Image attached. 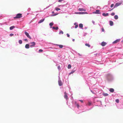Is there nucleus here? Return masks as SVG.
I'll use <instances>...</instances> for the list:
<instances>
[{
	"label": "nucleus",
	"mask_w": 123,
	"mask_h": 123,
	"mask_svg": "<svg viewBox=\"0 0 123 123\" xmlns=\"http://www.w3.org/2000/svg\"><path fill=\"white\" fill-rule=\"evenodd\" d=\"M77 107L78 108L79 107V105L78 104H77Z\"/></svg>",
	"instance_id": "obj_45"
},
{
	"label": "nucleus",
	"mask_w": 123,
	"mask_h": 123,
	"mask_svg": "<svg viewBox=\"0 0 123 123\" xmlns=\"http://www.w3.org/2000/svg\"><path fill=\"white\" fill-rule=\"evenodd\" d=\"M79 27L81 28H82L83 27V24H80L79 25Z\"/></svg>",
	"instance_id": "obj_20"
},
{
	"label": "nucleus",
	"mask_w": 123,
	"mask_h": 123,
	"mask_svg": "<svg viewBox=\"0 0 123 123\" xmlns=\"http://www.w3.org/2000/svg\"><path fill=\"white\" fill-rule=\"evenodd\" d=\"M106 44V43L103 42L101 43V45L103 46H105Z\"/></svg>",
	"instance_id": "obj_11"
},
{
	"label": "nucleus",
	"mask_w": 123,
	"mask_h": 123,
	"mask_svg": "<svg viewBox=\"0 0 123 123\" xmlns=\"http://www.w3.org/2000/svg\"><path fill=\"white\" fill-rule=\"evenodd\" d=\"M76 24V23H75L74 24V25H75V24Z\"/></svg>",
	"instance_id": "obj_51"
},
{
	"label": "nucleus",
	"mask_w": 123,
	"mask_h": 123,
	"mask_svg": "<svg viewBox=\"0 0 123 123\" xmlns=\"http://www.w3.org/2000/svg\"><path fill=\"white\" fill-rule=\"evenodd\" d=\"M56 45L57 46H59V47L60 48H62L63 47V45H59V44H56Z\"/></svg>",
	"instance_id": "obj_13"
},
{
	"label": "nucleus",
	"mask_w": 123,
	"mask_h": 123,
	"mask_svg": "<svg viewBox=\"0 0 123 123\" xmlns=\"http://www.w3.org/2000/svg\"><path fill=\"white\" fill-rule=\"evenodd\" d=\"M58 83L59 86H61L62 85V83L60 80H59L58 81Z\"/></svg>",
	"instance_id": "obj_6"
},
{
	"label": "nucleus",
	"mask_w": 123,
	"mask_h": 123,
	"mask_svg": "<svg viewBox=\"0 0 123 123\" xmlns=\"http://www.w3.org/2000/svg\"><path fill=\"white\" fill-rule=\"evenodd\" d=\"M53 25V23H52V22L50 23L49 24V25L51 26H52V25Z\"/></svg>",
	"instance_id": "obj_27"
},
{
	"label": "nucleus",
	"mask_w": 123,
	"mask_h": 123,
	"mask_svg": "<svg viewBox=\"0 0 123 123\" xmlns=\"http://www.w3.org/2000/svg\"><path fill=\"white\" fill-rule=\"evenodd\" d=\"M109 91L111 92H114V90L112 88H111L110 89Z\"/></svg>",
	"instance_id": "obj_16"
},
{
	"label": "nucleus",
	"mask_w": 123,
	"mask_h": 123,
	"mask_svg": "<svg viewBox=\"0 0 123 123\" xmlns=\"http://www.w3.org/2000/svg\"><path fill=\"white\" fill-rule=\"evenodd\" d=\"M114 6V4H111V7H113Z\"/></svg>",
	"instance_id": "obj_32"
},
{
	"label": "nucleus",
	"mask_w": 123,
	"mask_h": 123,
	"mask_svg": "<svg viewBox=\"0 0 123 123\" xmlns=\"http://www.w3.org/2000/svg\"><path fill=\"white\" fill-rule=\"evenodd\" d=\"M22 17V14L21 13H18L17 14L16 17H14V18H21Z\"/></svg>",
	"instance_id": "obj_1"
},
{
	"label": "nucleus",
	"mask_w": 123,
	"mask_h": 123,
	"mask_svg": "<svg viewBox=\"0 0 123 123\" xmlns=\"http://www.w3.org/2000/svg\"><path fill=\"white\" fill-rule=\"evenodd\" d=\"M57 14H56V13L54 14L53 15V16H56V15H57Z\"/></svg>",
	"instance_id": "obj_41"
},
{
	"label": "nucleus",
	"mask_w": 123,
	"mask_h": 123,
	"mask_svg": "<svg viewBox=\"0 0 123 123\" xmlns=\"http://www.w3.org/2000/svg\"><path fill=\"white\" fill-rule=\"evenodd\" d=\"M73 41H74V39L73 40Z\"/></svg>",
	"instance_id": "obj_49"
},
{
	"label": "nucleus",
	"mask_w": 123,
	"mask_h": 123,
	"mask_svg": "<svg viewBox=\"0 0 123 123\" xmlns=\"http://www.w3.org/2000/svg\"><path fill=\"white\" fill-rule=\"evenodd\" d=\"M118 16L117 15H115L114 16V18H115V19H118Z\"/></svg>",
	"instance_id": "obj_22"
},
{
	"label": "nucleus",
	"mask_w": 123,
	"mask_h": 123,
	"mask_svg": "<svg viewBox=\"0 0 123 123\" xmlns=\"http://www.w3.org/2000/svg\"><path fill=\"white\" fill-rule=\"evenodd\" d=\"M13 34H12V33H11L10 34V36H13Z\"/></svg>",
	"instance_id": "obj_34"
},
{
	"label": "nucleus",
	"mask_w": 123,
	"mask_h": 123,
	"mask_svg": "<svg viewBox=\"0 0 123 123\" xmlns=\"http://www.w3.org/2000/svg\"><path fill=\"white\" fill-rule=\"evenodd\" d=\"M85 45L86 46H87L89 47H90V45L89 44H88L87 43H86Z\"/></svg>",
	"instance_id": "obj_24"
},
{
	"label": "nucleus",
	"mask_w": 123,
	"mask_h": 123,
	"mask_svg": "<svg viewBox=\"0 0 123 123\" xmlns=\"http://www.w3.org/2000/svg\"><path fill=\"white\" fill-rule=\"evenodd\" d=\"M25 48L26 49H29V44H26L25 45Z\"/></svg>",
	"instance_id": "obj_15"
},
{
	"label": "nucleus",
	"mask_w": 123,
	"mask_h": 123,
	"mask_svg": "<svg viewBox=\"0 0 123 123\" xmlns=\"http://www.w3.org/2000/svg\"><path fill=\"white\" fill-rule=\"evenodd\" d=\"M92 23H93L94 24L95 22H94V21H92Z\"/></svg>",
	"instance_id": "obj_47"
},
{
	"label": "nucleus",
	"mask_w": 123,
	"mask_h": 123,
	"mask_svg": "<svg viewBox=\"0 0 123 123\" xmlns=\"http://www.w3.org/2000/svg\"><path fill=\"white\" fill-rule=\"evenodd\" d=\"M91 103L89 102L88 103V105L90 106L91 105Z\"/></svg>",
	"instance_id": "obj_35"
},
{
	"label": "nucleus",
	"mask_w": 123,
	"mask_h": 123,
	"mask_svg": "<svg viewBox=\"0 0 123 123\" xmlns=\"http://www.w3.org/2000/svg\"><path fill=\"white\" fill-rule=\"evenodd\" d=\"M101 30L103 32H104L105 31L104 30L103 28H102Z\"/></svg>",
	"instance_id": "obj_36"
},
{
	"label": "nucleus",
	"mask_w": 123,
	"mask_h": 123,
	"mask_svg": "<svg viewBox=\"0 0 123 123\" xmlns=\"http://www.w3.org/2000/svg\"><path fill=\"white\" fill-rule=\"evenodd\" d=\"M74 72V71H72L70 73V74L73 73Z\"/></svg>",
	"instance_id": "obj_40"
},
{
	"label": "nucleus",
	"mask_w": 123,
	"mask_h": 123,
	"mask_svg": "<svg viewBox=\"0 0 123 123\" xmlns=\"http://www.w3.org/2000/svg\"><path fill=\"white\" fill-rule=\"evenodd\" d=\"M71 65L70 64H69L68 65V69H70V68H71Z\"/></svg>",
	"instance_id": "obj_25"
},
{
	"label": "nucleus",
	"mask_w": 123,
	"mask_h": 123,
	"mask_svg": "<svg viewBox=\"0 0 123 123\" xmlns=\"http://www.w3.org/2000/svg\"><path fill=\"white\" fill-rule=\"evenodd\" d=\"M121 4V3H116L114 6V8H115L116 7L120 5Z\"/></svg>",
	"instance_id": "obj_4"
},
{
	"label": "nucleus",
	"mask_w": 123,
	"mask_h": 123,
	"mask_svg": "<svg viewBox=\"0 0 123 123\" xmlns=\"http://www.w3.org/2000/svg\"><path fill=\"white\" fill-rule=\"evenodd\" d=\"M99 10H97L95 11L93 13L95 14H100V13L99 12Z\"/></svg>",
	"instance_id": "obj_8"
},
{
	"label": "nucleus",
	"mask_w": 123,
	"mask_h": 123,
	"mask_svg": "<svg viewBox=\"0 0 123 123\" xmlns=\"http://www.w3.org/2000/svg\"><path fill=\"white\" fill-rule=\"evenodd\" d=\"M62 0H59L58 2H61Z\"/></svg>",
	"instance_id": "obj_42"
},
{
	"label": "nucleus",
	"mask_w": 123,
	"mask_h": 123,
	"mask_svg": "<svg viewBox=\"0 0 123 123\" xmlns=\"http://www.w3.org/2000/svg\"><path fill=\"white\" fill-rule=\"evenodd\" d=\"M24 41H26V42H28V41L27 40V39H24Z\"/></svg>",
	"instance_id": "obj_39"
},
{
	"label": "nucleus",
	"mask_w": 123,
	"mask_h": 123,
	"mask_svg": "<svg viewBox=\"0 0 123 123\" xmlns=\"http://www.w3.org/2000/svg\"><path fill=\"white\" fill-rule=\"evenodd\" d=\"M64 97L65 98H66V99H67L68 98V96L67 94V93L66 92H65L64 93Z\"/></svg>",
	"instance_id": "obj_7"
},
{
	"label": "nucleus",
	"mask_w": 123,
	"mask_h": 123,
	"mask_svg": "<svg viewBox=\"0 0 123 123\" xmlns=\"http://www.w3.org/2000/svg\"><path fill=\"white\" fill-rule=\"evenodd\" d=\"M52 29H55L56 30H57L58 29V27H52Z\"/></svg>",
	"instance_id": "obj_17"
},
{
	"label": "nucleus",
	"mask_w": 123,
	"mask_h": 123,
	"mask_svg": "<svg viewBox=\"0 0 123 123\" xmlns=\"http://www.w3.org/2000/svg\"><path fill=\"white\" fill-rule=\"evenodd\" d=\"M45 19V18H44L43 19L39 20V21L38 22V24H40L43 22L44 20Z\"/></svg>",
	"instance_id": "obj_10"
},
{
	"label": "nucleus",
	"mask_w": 123,
	"mask_h": 123,
	"mask_svg": "<svg viewBox=\"0 0 123 123\" xmlns=\"http://www.w3.org/2000/svg\"><path fill=\"white\" fill-rule=\"evenodd\" d=\"M18 43L20 44H21L22 43V41L21 40H19L18 41Z\"/></svg>",
	"instance_id": "obj_26"
},
{
	"label": "nucleus",
	"mask_w": 123,
	"mask_h": 123,
	"mask_svg": "<svg viewBox=\"0 0 123 123\" xmlns=\"http://www.w3.org/2000/svg\"><path fill=\"white\" fill-rule=\"evenodd\" d=\"M43 50L42 49H40L39 50V52H42L43 51Z\"/></svg>",
	"instance_id": "obj_29"
},
{
	"label": "nucleus",
	"mask_w": 123,
	"mask_h": 123,
	"mask_svg": "<svg viewBox=\"0 0 123 123\" xmlns=\"http://www.w3.org/2000/svg\"><path fill=\"white\" fill-rule=\"evenodd\" d=\"M78 55H79L80 56H81V55H81L80 54H79V53H78Z\"/></svg>",
	"instance_id": "obj_44"
},
{
	"label": "nucleus",
	"mask_w": 123,
	"mask_h": 123,
	"mask_svg": "<svg viewBox=\"0 0 123 123\" xmlns=\"http://www.w3.org/2000/svg\"><path fill=\"white\" fill-rule=\"evenodd\" d=\"M58 69H60L61 68H60V66H58Z\"/></svg>",
	"instance_id": "obj_43"
},
{
	"label": "nucleus",
	"mask_w": 123,
	"mask_h": 123,
	"mask_svg": "<svg viewBox=\"0 0 123 123\" xmlns=\"http://www.w3.org/2000/svg\"><path fill=\"white\" fill-rule=\"evenodd\" d=\"M111 14L112 16H113L115 15V13L114 12H112L111 13Z\"/></svg>",
	"instance_id": "obj_31"
},
{
	"label": "nucleus",
	"mask_w": 123,
	"mask_h": 123,
	"mask_svg": "<svg viewBox=\"0 0 123 123\" xmlns=\"http://www.w3.org/2000/svg\"><path fill=\"white\" fill-rule=\"evenodd\" d=\"M25 35L27 36L28 38H30V39H31V37L29 35L28 33L27 32H25Z\"/></svg>",
	"instance_id": "obj_2"
},
{
	"label": "nucleus",
	"mask_w": 123,
	"mask_h": 123,
	"mask_svg": "<svg viewBox=\"0 0 123 123\" xmlns=\"http://www.w3.org/2000/svg\"><path fill=\"white\" fill-rule=\"evenodd\" d=\"M120 39H117L115 40L113 42V43L115 44L119 42L120 41Z\"/></svg>",
	"instance_id": "obj_5"
},
{
	"label": "nucleus",
	"mask_w": 123,
	"mask_h": 123,
	"mask_svg": "<svg viewBox=\"0 0 123 123\" xmlns=\"http://www.w3.org/2000/svg\"><path fill=\"white\" fill-rule=\"evenodd\" d=\"M103 95L104 96H106L108 95V94L107 93H105L103 94Z\"/></svg>",
	"instance_id": "obj_21"
},
{
	"label": "nucleus",
	"mask_w": 123,
	"mask_h": 123,
	"mask_svg": "<svg viewBox=\"0 0 123 123\" xmlns=\"http://www.w3.org/2000/svg\"><path fill=\"white\" fill-rule=\"evenodd\" d=\"M75 13L76 14H83V12H75Z\"/></svg>",
	"instance_id": "obj_14"
},
{
	"label": "nucleus",
	"mask_w": 123,
	"mask_h": 123,
	"mask_svg": "<svg viewBox=\"0 0 123 123\" xmlns=\"http://www.w3.org/2000/svg\"><path fill=\"white\" fill-rule=\"evenodd\" d=\"M30 43L31 44L30 45V46L31 47H33L35 46L36 45L35 43L34 42L31 43Z\"/></svg>",
	"instance_id": "obj_3"
},
{
	"label": "nucleus",
	"mask_w": 123,
	"mask_h": 123,
	"mask_svg": "<svg viewBox=\"0 0 123 123\" xmlns=\"http://www.w3.org/2000/svg\"><path fill=\"white\" fill-rule=\"evenodd\" d=\"M116 102L118 103L119 102V100L118 99H117L116 100Z\"/></svg>",
	"instance_id": "obj_30"
},
{
	"label": "nucleus",
	"mask_w": 123,
	"mask_h": 123,
	"mask_svg": "<svg viewBox=\"0 0 123 123\" xmlns=\"http://www.w3.org/2000/svg\"><path fill=\"white\" fill-rule=\"evenodd\" d=\"M55 9L57 11L60 10V8L57 7H56L55 8Z\"/></svg>",
	"instance_id": "obj_23"
},
{
	"label": "nucleus",
	"mask_w": 123,
	"mask_h": 123,
	"mask_svg": "<svg viewBox=\"0 0 123 123\" xmlns=\"http://www.w3.org/2000/svg\"><path fill=\"white\" fill-rule=\"evenodd\" d=\"M113 9H111V10H110V11H111V10H113Z\"/></svg>",
	"instance_id": "obj_50"
},
{
	"label": "nucleus",
	"mask_w": 123,
	"mask_h": 123,
	"mask_svg": "<svg viewBox=\"0 0 123 123\" xmlns=\"http://www.w3.org/2000/svg\"><path fill=\"white\" fill-rule=\"evenodd\" d=\"M110 25L112 26L113 24V22L112 21H110Z\"/></svg>",
	"instance_id": "obj_18"
},
{
	"label": "nucleus",
	"mask_w": 123,
	"mask_h": 123,
	"mask_svg": "<svg viewBox=\"0 0 123 123\" xmlns=\"http://www.w3.org/2000/svg\"><path fill=\"white\" fill-rule=\"evenodd\" d=\"M54 13V11H53L52 12V13Z\"/></svg>",
	"instance_id": "obj_48"
},
{
	"label": "nucleus",
	"mask_w": 123,
	"mask_h": 123,
	"mask_svg": "<svg viewBox=\"0 0 123 123\" xmlns=\"http://www.w3.org/2000/svg\"><path fill=\"white\" fill-rule=\"evenodd\" d=\"M67 36L68 37H69L70 35L68 34V33L67 34Z\"/></svg>",
	"instance_id": "obj_37"
},
{
	"label": "nucleus",
	"mask_w": 123,
	"mask_h": 123,
	"mask_svg": "<svg viewBox=\"0 0 123 123\" xmlns=\"http://www.w3.org/2000/svg\"><path fill=\"white\" fill-rule=\"evenodd\" d=\"M109 15V14L108 13H103L102 14V15L104 16H108Z\"/></svg>",
	"instance_id": "obj_12"
},
{
	"label": "nucleus",
	"mask_w": 123,
	"mask_h": 123,
	"mask_svg": "<svg viewBox=\"0 0 123 123\" xmlns=\"http://www.w3.org/2000/svg\"><path fill=\"white\" fill-rule=\"evenodd\" d=\"M15 27L14 26H12L10 27V30H12L13 28H14Z\"/></svg>",
	"instance_id": "obj_19"
},
{
	"label": "nucleus",
	"mask_w": 123,
	"mask_h": 123,
	"mask_svg": "<svg viewBox=\"0 0 123 123\" xmlns=\"http://www.w3.org/2000/svg\"><path fill=\"white\" fill-rule=\"evenodd\" d=\"M83 13H84V14H87V13L86 12H83Z\"/></svg>",
	"instance_id": "obj_46"
},
{
	"label": "nucleus",
	"mask_w": 123,
	"mask_h": 123,
	"mask_svg": "<svg viewBox=\"0 0 123 123\" xmlns=\"http://www.w3.org/2000/svg\"><path fill=\"white\" fill-rule=\"evenodd\" d=\"M78 25H75V28H76L78 27Z\"/></svg>",
	"instance_id": "obj_33"
},
{
	"label": "nucleus",
	"mask_w": 123,
	"mask_h": 123,
	"mask_svg": "<svg viewBox=\"0 0 123 123\" xmlns=\"http://www.w3.org/2000/svg\"><path fill=\"white\" fill-rule=\"evenodd\" d=\"M63 33V31H61L59 32V34H62Z\"/></svg>",
	"instance_id": "obj_28"
},
{
	"label": "nucleus",
	"mask_w": 123,
	"mask_h": 123,
	"mask_svg": "<svg viewBox=\"0 0 123 123\" xmlns=\"http://www.w3.org/2000/svg\"><path fill=\"white\" fill-rule=\"evenodd\" d=\"M79 101H80V102H81L82 103H83V101L82 100H79Z\"/></svg>",
	"instance_id": "obj_38"
},
{
	"label": "nucleus",
	"mask_w": 123,
	"mask_h": 123,
	"mask_svg": "<svg viewBox=\"0 0 123 123\" xmlns=\"http://www.w3.org/2000/svg\"><path fill=\"white\" fill-rule=\"evenodd\" d=\"M78 10L80 11H86V10L85 9L83 8H79L78 9Z\"/></svg>",
	"instance_id": "obj_9"
}]
</instances>
